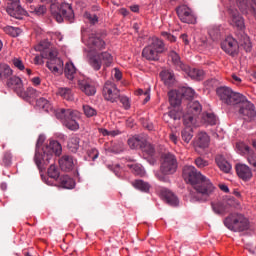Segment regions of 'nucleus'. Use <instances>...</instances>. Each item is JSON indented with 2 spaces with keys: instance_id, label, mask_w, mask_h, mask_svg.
Segmentation results:
<instances>
[{
  "instance_id": "nucleus-1",
  "label": "nucleus",
  "mask_w": 256,
  "mask_h": 256,
  "mask_svg": "<svg viewBox=\"0 0 256 256\" xmlns=\"http://www.w3.org/2000/svg\"><path fill=\"white\" fill-rule=\"evenodd\" d=\"M195 97V90L189 87H182L178 90H172L168 92V99L172 110L163 115V121L165 123H171V121H179L183 117V109H181V101L183 99H193Z\"/></svg>"
},
{
  "instance_id": "nucleus-2",
  "label": "nucleus",
  "mask_w": 256,
  "mask_h": 256,
  "mask_svg": "<svg viewBox=\"0 0 256 256\" xmlns=\"http://www.w3.org/2000/svg\"><path fill=\"white\" fill-rule=\"evenodd\" d=\"M43 137H39L36 143V152L34 156L35 164L37 165L38 169H45L46 165H49L53 160V157L59 156L63 151L61 144L58 141L51 140L49 145H46L42 148V151L39 150V147L43 145Z\"/></svg>"
},
{
  "instance_id": "nucleus-3",
  "label": "nucleus",
  "mask_w": 256,
  "mask_h": 256,
  "mask_svg": "<svg viewBox=\"0 0 256 256\" xmlns=\"http://www.w3.org/2000/svg\"><path fill=\"white\" fill-rule=\"evenodd\" d=\"M41 3L46 5L51 4L50 10L52 17L57 21V23H63V21H68L73 23L75 19V13L73 12V7L69 3H62L60 6L55 5L57 0H40Z\"/></svg>"
},
{
  "instance_id": "nucleus-4",
  "label": "nucleus",
  "mask_w": 256,
  "mask_h": 256,
  "mask_svg": "<svg viewBox=\"0 0 256 256\" xmlns=\"http://www.w3.org/2000/svg\"><path fill=\"white\" fill-rule=\"evenodd\" d=\"M179 167V162L177 161V156L171 152L162 154L161 156V173H156V177L162 183H169V177L167 175H174L177 173V168Z\"/></svg>"
},
{
  "instance_id": "nucleus-5",
  "label": "nucleus",
  "mask_w": 256,
  "mask_h": 256,
  "mask_svg": "<svg viewBox=\"0 0 256 256\" xmlns=\"http://www.w3.org/2000/svg\"><path fill=\"white\" fill-rule=\"evenodd\" d=\"M193 189H195L197 193L198 201H209L217 191L213 182L205 175L193 186Z\"/></svg>"
},
{
  "instance_id": "nucleus-6",
  "label": "nucleus",
  "mask_w": 256,
  "mask_h": 256,
  "mask_svg": "<svg viewBox=\"0 0 256 256\" xmlns=\"http://www.w3.org/2000/svg\"><path fill=\"white\" fill-rule=\"evenodd\" d=\"M224 225L230 231L241 233L249 229V219L241 213H232L224 219Z\"/></svg>"
},
{
  "instance_id": "nucleus-7",
  "label": "nucleus",
  "mask_w": 256,
  "mask_h": 256,
  "mask_svg": "<svg viewBox=\"0 0 256 256\" xmlns=\"http://www.w3.org/2000/svg\"><path fill=\"white\" fill-rule=\"evenodd\" d=\"M56 117L62 121L63 125L70 131H77L79 129V112L71 109H60L56 111Z\"/></svg>"
},
{
  "instance_id": "nucleus-8",
  "label": "nucleus",
  "mask_w": 256,
  "mask_h": 256,
  "mask_svg": "<svg viewBox=\"0 0 256 256\" xmlns=\"http://www.w3.org/2000/svg\"><path fill=\"white\" fill-rule=\"evenodd\" d=\"M57 55L58 52L55 49H48L42 54L44 59H48L46 67L54 74L59 73V69H63V60L57 57Z\"/></svg>"
},
{
  "instance_id": "nucleus-9",
  "label": "nucleus",
  "mask_w": 256,
  "mask_h": 256,
  "mask_svg": "<svg viewBox=\"0 0 256 256\" xmlns=\"http://www.w3.org/2000/svg\"><path fill=\"white\" fill-rule=\"evenodd\" d=\"M89 63L94 71H99L101 69V65L104 67H111V65H113V56L109 52H102L91 56Z\"/></svg>"
},
{
  "instance_id": "nucleus-10",
  "label": "nucleus",
  "mask_w": 256,
  "mask_h": 256,
  "mask_svg": "<svg viewBox=\"0 0 256 256\" xmlns=\"http://www.w3.org/2000/svg\"><path fill=\"white\" fill-rule=\"evenodd\" d=\"M102 95L106 101H110V103H117L119 101V97L121 95V91L117 88V85L112 81H106Z\"/></svg>"
},
{
  "instance_id": "nucleus-11",
  "label": "nucleus",
  "mask_w": 256,
  "mask_h": 256,
  "mask_svg": "<svg viewBox=\"0 0 256 256\" xmlns=\"http://www.w3.org/2000/svg\"><path fill=\"white\" fill-rule=\"evenodd\" d=\"M239 107V113L244 121H247L248 123L255 121L256 110L253 103L247 100V98H244V100L240 102Z\"/></svg>"
},
{
  "instance_id": "nucleus-12",
  "label": "nucleus",
  "mask_w": 256,
  "mask_h": 256,
  "mask_svg": "<svg viewBox=\"0 0 256 256\" xmlns=\"http://www.w3.org/2000/svg\"><path fill=\"white\" fill-rule=\"evenodd\" d=\"M204 175L193 165H185L182 170V177L186 183H190L193 187L199 182Z\"/></svg>"
},
{
  "instance_id": "nucleus-13",
  "label": "nucleus",
  "mask_w": 256,
  "mask_h": 256,
  "mask_svg": "<svg viewBox=\"0 0 256 256\" xmlns=\"http://www.w3.org/2000/svg\"><path fill=\"white\" fill-rule=\"evenodd\" d=\"M6 13H8L10 17L18 20L23 19V17L27 15V11L21 6L20 0H13V2L9 3L6 8Z\"/></svg>"
},
{
  "instance_id": "nucleus-14",
  "label": "nucleus",
  "mask_w": 256,
  "mask_h": 256,
  "mask_svg": "<svg viewBox=\"0 0 256 256\" xmlns=\"http://www.w3.org/2000/svg\"><path fill=\"white\" fill-rule=\"evenodd\" d=\"M221 49L228 55L235 56L239 53V42L235 38L229 36L221 43Z\"/></svg>"
},
{
  "instance_id": "nucleus-15",
  "label": "nucleus",
  "mask_w": 256,
  "mask_h": 256,
  "mask_svg": "<svg viewBox=\"0 0 256 256\" xmlns=\"http://www.w3.org/2000/svg\"><path fill=\"white\" fill-rule=\"evenodd\" d=\"M78 87L82 93H85L88 97H93L97 93V88L95 87V81L87 78L78 81Z\"/></svg>"
},
{
  "instance_id": "nucleus-16",
  "label": "nucleus",
  "mask_w": 256,
  "mask_h": 256,
  "mask_svg": "<svg viewBox=\"0 0 256 256\" xmlns=\"http://www.w3.org/2000/svg\"><path fill=\"white\" fill-rule=\"evenodd\" d=\"M86 45L88 49H90V51L94 53H97V51L105 49V41H103V39H101L95 34H91L89 36Z\"/></svg>"
},
{
  "instance_id": "nucleus-17",
  "label": "nucleus",
  "mask_w": 256,
  "mask_h": 256,
  "mask_svg": "<svg viewBox=\"0 0 256 256\" xmlns=\"http://www.w3.org/2000/svg\"><path fill=\"white\" fill-rule=\"evenodd\" d=\"M237 149L242 153V155H247L248 162L256 171V156L252 149L245 143L240 142L236 145Z\"/></svg>"
},
{
  "instance_id": "nucleus-18",
  "label": "nucleus",
  "mask_w": 256,
  "mask_h": 256,
  "mask_svg": "<svg viewBox=\"0 0 256 256\" xmlns=\"http://www.w3.org/2000/svg\"><path fill=\"white\" fill-rule=\"evenodd\" d=\"M177 15L182 23H193V12L187 5H181L176 8Z\"/></svg>"
},
{
  "instance_id": "nucleus-19",
  "label": "nucleus",
  "mask_w": 256,
  "mask_h": 256,
  "mask_svg": "<svg viewBox=\"0 0 256 256\" xmlns=\"http://www.w3.org/2000/svg\"><path fill=\"white\" fill-rule=\"evenodd\" d=\"M230 17H231L230 24L233 27H236L239 31H243V29H245V21L243 20V17L241 16V14H239V11L230 10Z\"/></svg>"
},
{
  "instance_id": "nucleus-20",
  "label": "nucleus",
  "mask_w": 256,
  "mask_h": 256,
  "mask_svg": "<svg viewBox=\"0 0 256 256\" xmlns=\"http://www.w3.org/2000/svg\"><path fill=\"white\" fill-rule=\"evenodd\" d=\"M236 173L242 181H249L251 177H253V172L251 168L245 164H237L236 165Z\"/></svg>"
},
{
  "instance_id": "nucleus-21",
  "label": "nucleus",
  "mask_w": 256,
  "mask_h": 256,
  "mask_svg": "<svg viewBox=\"0 0 256 256\" xmlns=\"http://www.w3.org/2000/svg\"><path fill=\"white\" fill-rule=\"evenodd\" d=\"M9 89H14L16 93H23V81L18 76L11 75L6 82Z\"/></svg>"
},
{
  "instance_id": "nucleus-22",
  "label": "nucleus",
  "mask_w": 256,
  "mask_h": 256,
  "mask_svg": "<svg viewBox=\"0 0 256 256\" xmlns=\"http://www.w3.org/2000/svg\"><path fill=\"white\" fill-rule=\"evenodd\" d=\"M60 169L62 171H73V167H75V160L70 155H64L59 159Z\"/></svg>"
},
{
  "instance_id": "nucleus-23",
  "label": "nucleus",
  "mask_w": 256,
  "mask_h": 256,
  "mask_svg": "<svg viewBox=\"0 0 256 256\" xmlns=\"http://www.w3.org/2000/svg\"><path fill=\"white\" fill-rule=\"evenodd\" d=\"M169 58L177 71H187V66L181 62V57L175 51H170Z\"/></svg>"
},
{
  "instance_id": "nucleus-24",
  "label": "nucleus",
  "mask_w": 256,
  "mask_h": 256,
  "mask_svg": "<svg viewBox=\"0 0 256 256\" xmlns=\"http://www.w3.org/2000/svg\"><path fill=\"white\" fill-rule=\"evenodd\" d=\"M238 45H240V47H243L246 53H250L251 49L253 48L249 36H247V34H245L244 32H240L238 34Z\"/></svg>"
},
{
  "instance_id": "nucleus-25",
  "label": "nucleus",
  "mask_w": 256,
  "mask_h": 256,
  "mask_svg": "<svg viewBox=\"0 0 256 256\" xmlns=\"http://www.w3.org/2000/svg\"><path fill=\"white\" fill-rule=\"evenodd\" d=\"M161 195L168 205H171L172 207H177L179 205V199L177 196H175V194H173V192L163 189L161 191Z\"/></svg>"
},
{
  "instance_id": "nucleus-26",
  "label": "nucleus",
  "mask_w": 256,
  "mask_h": 256,
  "mask_svg": "<svg viewBox=\"0 0 256 256\" xmlns=\"http://www.w3.org/2000/svg\"><path fill=\"white\" fill-rule=\"evenodd\" d=\"M148 45L152 47L159 55H161V53H165L167 50L165 47V42L157 37H153Z\"/></svg>"
},
{
  "instance_id": "nucleus-27",
  "label": "nucleus",
  "mask_w": 256,
  "mask_h": 256,
  "mask_svg": "<svg viewBox=\"0 0 256 256\" xmlns=\"http://www.w3.org/2000/svg\"><path fill=\"white\" fill-rule=\"evenodd\" d=\"M142 57L147 59V61H159V54L148 44L142 50Z\"/></svg>"
},
{
  "instance_id": "nucleus-28",
  "label": "nucleus",
  "mask_w": 256,
  "mask_h": 256,
  "mask_svg": "<svg viewBox=\"0 0 256 256\" xmlns=\"http://www.w3.org/2000/svg\"><path fill=\"white\" fill-rule=\"evenodd\" d=\"M245 96L241 93L234 92L230 90V94L228 95V101L226 105H240L242 101H245Z\"/></svg>"
},
{
  "instance_id": "nucleus-29",
  "label": "nucleus",
  "mask_w": 256,
  "mask_h": 256,
  "mask_svg": "<svg viewBox=\"0 0 256 256\" xmlns=\"http://www.w3.org/2000/svg\"><path fill=\"white\" fill-rule=\"evenodd\" d=\"M216 165L219 167L220 171L223 173H230L231 172V164L225 160V158L221 155L216 156L215 158Z\"/></svg>"
},
{
  "instance_id": "nucleus-30",
  "label": "nucleus",
  "mask_w": 256,
  "mask_h": 256,
  "mask_svg": "<svg viewBox=\"0 0 256 256\" xmlns=\"http://www.w3.org/2000/svg\"><path fill=\"white\" fill-rule=\"evenodd\" d=\"M57 183L63 189H73L75 187V181L69 177V175H62L58 178Z\"/></svg>"
},
{
  "instance_id": "nucleus-31",
  "label": "nucleus",
  "mask_w": 256,
  "mask_h": 256,
  "mask_svg": "<svg viewBox=\"0 0 256 256\" xmlns=\"http://www.w3.org/2000/svg\"><path fill=\"white\" fill-rule=\"evenodd\" d=\"M201 111H203V107L201 106V103L199 101H190L187 106V113H190L191 115H194V117H197L201 115Z\"/></svg>"
},
{
  "instance_id": "nucleus-32",
  "label": "nucleus",
  "mask_w": 256,
  "mask_h": 256,
  "mask_svg": "<svg viewBox=\"0 0 256 256\" xmlns=\"http://www.w3.org/2000/svg\"><path fill=\"white\" fill-rule=\"evenodd\" d=\"M182 71H185L188 77H190L191 79H196V81H201V79H203L205 75V72L203 70L197 68H189L188 66H186V70Z\"/></svg>"
},
{
  "instance_id": "nucleus-33",
  "label": "nucleus",
  "mask_w": 256,
  "mask_h": 256,
  "mask_svg": "<svg viewBox=\"0 0 256 256\" xmlns=\"http://www.w3.org/2000/svg\"><path fill=\"white\" fill-rule=\"evenodd\" d=\"M64 75L66 79L69 81H73L75 79V75H77V68L72 62H67L64 67Z\"/></svg>"
},
{
  "instance_id": "nucleus-34",
  "label": "nucleus",
  "mask_w": 256,
  "mask_h": 256,
  "mask_svg": "<svg viewBox=\"0 0 256 256\" xmlns=\"http://www.w3.org/2000/svg\"><path fill=\"white\" fill-rule=\"evenodd\" d=\"M56 94L62 97V99H66V101H73L74 99L73 90L69 87L58 88Z\"/></svg>"
},
{
  "instance_id": "nucleus-35",
  "label": "nucleus",
  "mask_w": 256,
  "mask_h": 256,
  "mask_svg": "<svg viewBox=\"0 0 256 256\" xmlns=\"http://www.w3.org/2000/svg\"><path fill=\"white\" fill-rule=\"evenodd\" d=\"M216 93H217L218 97L220 98V101H222V103L226 104L229 99V95L231 94V88H229L227 86H221V87L217 88Z\"/></svg>"
},
{
  "instance_id": "nucleus-36",
  "label": "nucleus",
  "mask_w": 256,
  "mask_h": 256,
  "mask_svg": "<svg viewBox=\"0 0 256 256\" xmlns=\"http://www.w3.org/2000/svg\"><path fill=\"white\" fill-rule=\"evenodd\" d=\"M145 144V139L141 136H134L130 139H128V145L130 149H141L143 145Z\"/></svg>"
},
{
  "instance_id": "nucleus-37",
  "label": "nucleus",
  "mask_w": 256,
  "mask_h": 256,
  "mask_svg": "<svg viewBox=\"0 0 256 256\" xmlns=\"http://www.w3.org/2000/svg\"><path fill=\"white\" fill-rule=\"evenodd\" d=\"M196 145L200 149H206V147H209V135L205 132H201L197 136Z\"/></svg>"
},
{
  "instance_id": "nucleus-38",
  "label": "nucleus",
  "mask_w": 256,
  "mask_h": 256,
  "mask_svg": "<svg viewBox=\"0 0 256 256\" xmlns=\"http://www.w3.org/2000/svg\"><path fill=\"white\" fill-rule=\"evenodd\" d=\"M13 75V70L7 64H0V81H4V79H8Z\"/></svg>"
},
{
  "instance_id": "nucleus-39",
  "label": "nucleus",
  "mask_w": 256,
  "mask_h": 256,
  "mask_svg": "<svg viewBox=\"0 0 256 256\" xmlns=\"http://www.w3.org/2000/svg\"><path fill=\"white\" fill-rule=\"evenodd\" d=\"M79 143H80L79 137L77 136L71 137L67 144L69 151H71L72 153H77V151H79Z\"/></svg>"
},
{
  "instance_id": "nucleus-40",
  "label": "nucleus",
  "mask_w": 256,
  "mask_h": 256,
  "mask_svg": "<svg viewBox=\"0 0 256 256\" xmlns=\"http://www.w3.org/2000/svg\"><path fill=\"white\" fill-rule=\"evenodd\" d=\"M183 121L186 128H191L193 127V125H195V123H197V116L190 114L189 112H186L183 115Z\"/></svg>"
},
{
  "instance_id": "nucleus-41",
  "label": "nucleus",
  "mask_w": 256,
  "mask_h": 256,
  "mask_svg": "<svg viewBox=\"0 0 256 256\" xmlns=\"http://www.w3.org/2000/svg\"><path fill=\"white\" fill-rule=\"evenodd\" d=\"M160 75L166 85H171L175 82V74L169 70L162 71Z\"/></svg>"
},
{
  "instance_id": "nucleus-42",
  "label": "nucleus",
  "mask_w": 256,
  "mask_h": 256,
  "mask_svg": "<svg viewBox=\"0 0 256 256\" xmlns=\"http://www.w3.org/2000/svg\"><path fill=\"white\" fill-rule=\"evenodd\" d=\"M208 34L212 41H217L221 39V28L219 26H211L208 30Z\"/></svg>"
},
{
  "instance_id": "nucleus-43",
  "label": "nucleus",
  "mask_w": 256,
  "mask_h": 256,
  "mask_svg": "<svg viewBox=\"0 0 256 256\" xmlns=\"http://www.w3.org/2000/svg\"><path fill=\"white\" fill-rule=\"evenodd\" d=\"M132 185L133 187H135V189H139V191H144V193H147V191H149L151 187L149 183L143 180H135L134 182H132Z\"/></svg>"
},
{
  "instance_id": "nucleus-44",
  "label": "nucleus",
  "mask_w": 256,
  "mask_h": 256,
  "mask_svg": "<svg viewBox=\"0 0 256 256\" xmlns=\"http://www.w3.org/2000/svg\"><path fill=\"white\" fill-rule=\"evenodd\" d=\"M59 168L55 164H51L50 167L48 168V177L50 179H54V181H59Z\"/></svg>"
},
{
  "instance_id": "nucleus-45",
  "label": "nucleus",
  "mask_w": 256,
  "mask_h": 256,
  "mask_svg": "<svg viewBox=\"0 0 256 256\" xmlns=\"http://www.w3.org/2000/svg\"><path fill=\"white\" fill-rule=\"evenodd\" d=\"M203 123L206 125H217V117L213 113H206L202 115Z\"/></svg>"
},
{
  "instance_id": "nucleus-46",
  "label": "nucleus",
  "mask_w": 256,
  "mask_h": 256,
  "mask_svg": "<svg viewBox=\"0 0 256 256\" xmlns=\"http://www.w3.org/2000/svg\"><path fill=\"white\" fill-rule=\"evenodd\" d=\"M36 104L38 107H40V109H44V111H51V109H53V106H51V103L48 102L47 99L45 98H39L37 101H36Z\"/></svg>"
},
{
  "instance_id": "nucleus-47",
  "label": "nucleus",
  "mask_w": 256,
  "mask_h": 256,
  "mask_svg": "<svg viewBox=\"0 0 256 256\" xmlns=\"http://www.w3.org/2000/svg\"><path fill=\"white\" fill-rule=\"evenodd\" d=\"M193 139V128L186 127L182 130V140L184 143H190Z\"/></svg>"
},
{
  "instance_id": "nucleus-48",
  "label": "nucleus",
  "mask_w": 256,
  "mask_h": 256,
  "mask_svg": "<svg viewBox=\"0 0 256 256\" xmlns=\"http://www.w3.org/2000/svg\"><path fill=\"white\" fill-rule=\"evenodd\" d=\"M3 31L4 33H6L7 35H10L11 37H18L21 30L13 26H5L3 27Z\"/></svg>"
},
{
  "instance_id": "nucleus-49",
  "label": "nucleus",
  "mask_w": 256,
  "mask_h": 256,
  "mask_svg": "<svg viewBox=\"0 0 256 256\" xmlns=\"http://www.w3.org/2000/svg\"><path fill=\"white\" fill-rule=\"evenodd\" d=\"M140 149H142L143 153H146L150 157H153V155H155V148L153 147V145L149 144L146 140H144V144Z\"/></svg>"
},
{
  "instance_id": "nucleus-50",
  "label": "nucleus",
  "mask_w": 256,
  "mask_h": 256,
  "mask_svg": "<svg viewBox=\"0 0 256 256\" xmlns=\"http://www.w3.org/2000/svg\"><path fill=\"white\" fill-rule=\"evenodd\" d=\"M128 167L134 175H145V170H143V166H141V164H132L128 165Z\"/></svg>"
},
{
  "instance_id": "nucleus-51",
  "label": "nucleus",
  "mask_w": 256,
  "mask_h": 256,
  "mask_svg": "<svg viewBox=\"0 0 256 256\" xmlns=\"http://www.w3.org/2000/svg\"><path fill=\"white\" fill-rule=\"evenodd\" d=\"M118 99L120 103H122V107L126 111H129V109H131V100L129 99V97L120 94V97Z\"/></svg>"
},
{
  "instance_id": "nucleus-52",
  "label": "nucleus",
  "mask_w": 256,
  "mask_h": 256,
  "mask_svg": "<svg viewBox=\"0 0 256 256\" xmlns=\"http://www.w3.org/2000/svg\"><path fill=\"white\" fill-rule=\"evenodd\" d=\"M194 165H196L198 169H205V167H209V161L203 159L202 157H197L194 160Z\"/></svg>"
},
{
  "instance_id": "nucleus-53",
  "label": "nucleus",
  "mask_w": 256,
  "mask_h": 256,
  "mask_svg": "<svg viewBox=\"0 0 256 256\" xmlns=\"http://www.w3.org/2000/svg\"><path fill=\"white\" fill-rule=\"evenodd\" d=\"M212 209L216 215H223L225 213V206L221 202L212 203Z\"/></svg>"
},
{
  "instance_id": "nucleus-54",
  "label": "nucleus",
  "mask_w": 256,
  "mask_h": 256,
  "mask_svg": "<svg viewBox=\"0 0 256 256\" xmlns=\"http://www.w3.org/2000/svg\"><path fill=\"white\" fill-rule=\"evenodd\" d=\"M84 18L87 19L90 25H96V23H99V17H97L96 14L85 12Z\"/></svg>"
},
{
  "instance_id": "nucleus-55",
  "label": "nucleus",
  "mask_w": 256,
  "mask_h": 256,
  "mask_svg": "<svg viewBox=\"0 0 256 256\" xmlns=\"http://www.w3.org/2000/svg\"><path fill=\"white\" fill-rule=\"evenodd\" d=\"M83 111H84V115H86L88 118L95 117V115H97V110H95V108L89 105H84Z\"/></svg>"
},
{
  "instance_id": "nucleus-56",
  "label": "nucleus",
  "mask_w": 256,
  "mask_h": 256,
  "mask_svg": "<svg viewBox=\"0 0 256 256\" xmlns=\"http://www.w3.org/2000/svg\"><path fill=\"white\" fill-rule=\"evenodd\" d=\"M111 153H122L123 143H113L110 147Z\"/></svg>"
},
{
  "instance_id": "nucleus-57",
  "label": "nucleus",
  "mask_w": 256,
  "mask_h": 256,
  "mask_svg": "<svg viewBox=\"0 0 256 256\" xmlns=\"http://www.w3.org/2000/svg\"><path fill=\"white\" fill-rule=\"evenodd\" d=\"M12 62L14 67L19 69L20 71L25 70V65L23 64V60L21 58H14Z\"/></svg>"
},
{
  "instance_id": "nucleus-58",
  "label": "nucleus",
  "mask_w": 256,
  "mask_h": 256,
  "mask_svg": "<svg viewBox=\"0 0 256 256\" xmlns=\"http://www.w3.org/2000/svg\"><path fill=\"white\" fill-rule=\"evenodd\" d=\"M161 35L162 37H164V39L170 41V43H175V41H177V37L173 36V34H170L168 32H162Z\"/></svg>"
},
{
  "instance_id": "nucleus-59",
  "label": "nucleus",
  "mask_w": 256,
  "mask_h": 256,
  "mask_svg": "<svg viewBox=\"0 0 256 256\" xmlns=\"http://www.w3.org/2000/svg\"><path fill=\"white\" fill-rule=\"evenodd\" d=\"M88 156L92 161H95L99 157V151L96 148H92L90 151H88Z\"/></svg>"
},
{
  "instance_id": "nucleus-60",
  "label": "nucleus",
  "mask_w": 256,
  "mask_h": 256,
  "mask_svg": "<svg viewBox=\"0 0 256 256\" xmlns=\"http://www.w3.org/2000/svg\"><path fill=\"white\" fill-rule=\"evenodd\" d=\"M3 163L6 167H9V165H11V154H4Z\"/></svg>"
},
{
  "instance_id": "nucleus-61",
  "label": "nucleus",
  "mask_w": 256,
  "mask_h": 256,
  "mask_svg": "<svg viewBox=\"0 0 256 256\" xmlns=\"http://www.w3.org/2000/svg\"><path fill=\"white\" fill-rule=\"evenodd\" d=\"M113 73H114V78H115L117 81H121V79H122V77H123V73H121L118 68H114V69H113Z\"/></svg>"
},
{
  "instance_id": "nucleus-62",
  "label": "nucleus",
  "mask_w": 256,
  "mask_h": 256,
  "mask_svg": "<svg viewBox=\"0 0 256 256\" xmlns=\"http://www.w3.org/2000/svg\"><path fill=\"white\" fill-rule=\"evenodd\" d=\"M242 81L243 80L239 76H237L236 74L232 75V83L234 85H239L240 83H242Z\"/></svg>"
},
{
  "instance_id": "nucleus-63",
  "label": "nucleus",
  "mask_w": 256,
  "mask_h": 256,
  "mask_svg": "<svg viewBox=\"0 0 256 256\" xmlns=\"http://www.w3.org/2000/svg\"><path fill=\"white\" fill-rule=\"evenodd\" d=\"M35 13L36 15H43V13H45V11H47V9L45 8V6H38L37 8H35Z\"/></svg>"
},
{
  "instance_id": "nucleus-64",
  "label": "nucleus",
  "mask_w": 256,
  "mask_h": 256,
  "mask_svg": "<svg viewBox=\"0 0 256 256\" xmlns=\"http://www.w3.org/2000/svg\"><path fill=\"white\" fill-rule=\"evenodd\" d=\"M169 139H170V141H172V143H174V145H177V143H178V137L175 135V133H171L170 135H169Z\"/></svg>"
}]
</instances>
